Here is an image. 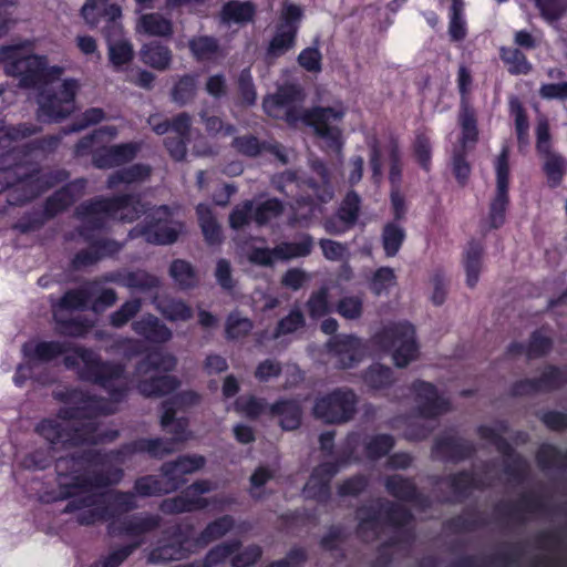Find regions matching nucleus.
I'll list each match as a JSON object with an SVG mask.
<instances>
[{
  "mask_svg": "<svg viewBox=\"0 0 567 567\" xmlns=\"http://www.w3.org/2000/svg\"><path fill=\"white\" fill-rule=\"evenodd\" d=\"M22 355L30 363H49L63 355V364L75 371L79 380L95 384L105 390L114 403L123 402L130 392L127 383L115 385L125 378V365L121 362L103 360L91 348L75 346L69 341L40 340L23 343Z\"/></svg>",
  "mask_w": 567,
  "mask_h": 567,
  "instance_id": "f257e3e1",
  "label": "nucleus"
},
{
  "mask_svg": "<svg viewBox=\"0 0 567 567\" xmlns=\"http://www.w3.org/2000/svg\"><path fill=\"white\" fill-rule=\"evenodd\" d=\"M148 210V204L143 200L140 193H125L111 197L95 196L81 203L76 209V217L82 220V226L78 228L79 236L94 249L100 260L113 258L118 255L125 246L112 238H96L95 230L105 229L109 219L115 218L122 212L121 219L124 221H135Z\"/></svg>",
  "mask_w": 567,
  "mask_h": 567,
  "instance_id": "f03ea898",
  "label": "nucleus"
},
{
  "mask_svg": "<svg viewBox=\"0 0 567 567\" xmlns=\"http://www.w3.org/2000/svg\"><path fill=\"white\" fill-rule=\"evenodd\" d=\"M315 176L286 169L271 178L272 187L288 198L297 208L313 212L322 204H328L334 196L332 176L327 164L319 158L311 161Z\"/></svg>",
  "mask_w": 567,
  "mask_h": 567,
  "instance_id": "7ed1b4c3",
  "label": "nucleus"
},
{
  "mask_svg": "<svg viewBox=\"0 0 567 567\" xmlns=\"http://www.w3.org/2000/svg\"><path fill=\"white\" fill-rule=\"evenodd\" d=\"M16 185L8 194V204L11 206L25 205L47 190L65 182L69 172L63 168L42 172L33 163L23 168L11 169Z\"/></svg>",
  "mask_w": 567,
  "mask_h": 567,
  "instance_id": "20e7f679",
  "label": "nucleus"
},
{
  "mask_svg": "<svg viewBox=\"0 0 567 567\" xmlns=\"http://www.w3.org/2000/svg\"><path fill=\"white\" fill-rule=\"evenodd\" d=\"M285 118L289 124L301 120L307 126L313 128L315 134L322 138L328 148L339 152L342 148V132L332 122L342 120L344 113L331 106H313L301 114L297 105L285 106Z\"/></svg>",
  "mask_w": 567,
  "mask_h": 567,
  "instance_id": "39448f33",
  "label": "nucleus"
},
{
  "mask_svg": "<svg viewBox=\"0 0 567 567\" xmlns=\"http://www.w3.org/2000/svg\"><path fill=\"white\" fill-rule=\"evenodd\" d=\"M373 342L381 350L392 353L393 362L398 368L408 367L419 353L415 328L408 321L385 326L373 336Z\"/></svg>",
  "mask_w": 567,
  "mask_h": 567,
  "instance_id": "423d86ee",
  "label": "nucleus"
},
{
  "mask_svg": "<svg viewBox=\"0 0 567 567\" xmlns=\"http://www.w3.org/2000/svg\"><path fill=\"white\" fill-rule=\"evenodd\" d=\"M193 526L175 524L162 530L159 538L147 555V563L166 565L188 558L197 547L194 546Z\"/></svg>",
  "mask_w": 567,
  "mask_h": 567,
  "instance_id": "0eeeda50",
  "label": "nucleus"
},
{
  "mask_svg": "<svg viewBox=\"0 0 567 567\" xmlns=\"http://www.w3.org/2000/svg\"><path fill=\"white\" fill-rule=\"evenodd\" d=\"M0 62L4 63V71L8 75L19 78L21 87L43 86L44 56L23 55L21 45H1Z\"/></svg>",
  "mask_w": 567,
  "mask_h": 567,
  "instance_id": "6e6552de",
  "label": "nucleus"
},
{
  "mask_svg": "<svg viewBox=\"0 0 567 567\" xmlns=\"http://www.w3.org/2000/svg\"><path fill=\"white\" fill-rule=\"evenodd\" d=\"M173 209L168 205H161L146 215L144 221L137 224L128 231V239L143 238L147 244L165 246L178 240L183 224L171 226Z\"/></svg>",
  "mask_w": 567,
  "mask_h": 567,
  "instance_id": "1a4fd4ad",
  "label": "nucleus"
},
{
  "mask_svg": "<svg viewBox=\"0 0 567 567\" xmlns=\"http://www.w3.org/2000/svg\"><path fill=\"white\" fill-rule=\"evenodd\" d=\"M80 90L76 79H64L55 89H44L39 94V120L59 123L69 117L75 109V97Z\"/></svg>",
  "mask_w": 567,
  "mask_h": 567,
  "instance_id": "9d476101",
  "label": "nucleus"
},
{
  "mask_svg": "<svg viewBox=\"0 0 567 567\" xmlns=\"http://www.w3.org/2000/svg\"><path fill=\"white\" fill-rule=\"evenodd\" d=\"M358 403L354 390L348 386L336 388L315 400L312 414L326 424H344L354 417Z\"/></svg>",
  "mask_w": 567,
  "mask_h": 567,
  "instance_id": "9b49d317",
  "label": "nucleus"
},
{
  "mask_svg": "<svg viewBox=\"0 0 567 567\" xmlns=\"http://www.w3.org/2000/svg\"><path fill=\"white\" fill-rule=\"evenodd\" d=\"M124 476L121 467H109L105 471H96L91 475H71L68 478L56 477L58 492L54 501H64L74 497L80 491L90 488H103L117 485Z\"/></svg>",
  "mask_w": 567,
  "mask_h": 567,
  "instance_id": "f8f14e48",
  "label": "nucleus"
},
{
  "mask_svg": "<svg viewBox=\"0 0 567 567\" xmlns=\"http://www.w3.org/2000/svg\"><path fill=\"white\" fill-rule=\"evenodd\" d=\"M476 433L480 439L489 442L505 457L503 472L517 484L525 482L529 474V465L513 445L489 425H478Z\"/></svg>",
  "mask_w": 567,
  "mask_h": 567,
  "instance_id": "ddd939ff",
  "label": "nucleus"
},
{
  "mask_svg": "<svg viewBox=\"0 0 567 567\" xmlns=\"http://www.w3.org/2000/svg\"><path fill=\"white\" fill-rule=\"evenodd\" d=\"M64 135L62 131L61 134H49L1 153L0 171L10 172L11 169L23 168L30 165L32 163V155L37 152L44 154L55 152Z\"/></svg>",
  "mask_w": 567,
  "mask_h": 567,
  "instance_id": "4468645a",
  "label": "nucleus"
},
{
  "mask_svg": "<svg viewBox=\"0 0 567 567\" xmlns=\"http://www.w3.org/2000/svg\"><path fill=\"white\" fill-rule=\"evenodd\" d=\"M414 395L416 413L425 420H436L452 410L449 398L440 394L435 384L421 379L414 380L410 385Z\"/></svg>",
  "mask_w": 567,
  "mask_h": 567,
  "instance_id": "2eb2a0df",
  "label": "nucleus"
},
{
  "mask_svg": "<svg viewBox=\"0 0 567 567\" xmlns=\"http://www.w3.org/2000/svg\"><path fill=\"white\" fill-rule=\"evenodd\" d=\"M175 452L174 440L165 437H140L122 444L118 449L110 451V460L124 464L135 454H147L151 458L162 460Z\"/></svg>",
  "mask_w": 567,
  "mask_h": 567,
  "instance_id": "dca6fc26",
  "label": "nucleus"
},
{
  "mask_svg": "<svg viewBox=\"0 0 567 567\" xmlns=\"http://www.w3.org/2000/svg\"><path fill=\"white\" fill-rule=\"evenodd\" d=\"M473 79L471 71L462 65L457 72V89L461 96L457 123L463 131V140L477 142L480 137L477 113L470 102Z\"/></svg>",
  "mask_w": 567,
  "mask_h": 567,
  "instance_id": "f3484780",
  "label": "nucleus"
},
{
  "mask_svg": "<svg viewBox=\"0 0 567 567\" xmlns=\"http://www.w3.org/2000/svg\"><path fill=\"white\" fill-rule=\"evenodd\" d=\"M78 395H81L79 404L61 409L59 412V416L61 419L68 421L92 420L100 415H107L112 413L109 409V402L104 398L84 394L78 390L68 392L65 395L61 396V400L70 401L75 399Z\"/></svg>",
  "mask_w": 567,
  "mask_h": 567,
  "instance_id": "a211bd4d",
  "label": "nucleus"
},
{
  "mask_svg": "<svg viewBox=\"0 0 567 567\" xmlns=\"http://www.w3.org/2000/svg\"><path fill=\"white\" fill-rule=\"evenodd\" d=\"M476 454L475 444L458 435L444 433L434 439L432 456L445 463L458 464Z\"/></svg>",
  "mask_w": 567,
  "mask_h": 567,
  "instance_id": "6ab92c4d",
  "label": "nucleus"
},
{
  "mask_svg": "<svg viewBox=\"0 0 567 567\" xmlns=\"http://www.w3.org/2000/svg\"><path fill=\"white\" fill-rule=\"evenodd\" d=\"M162 525V517L158 514L137 513L107 525V534L112 537L127 536L138 538L158 529Z\"/></svg>",
  "mask_w": 567,
  "mask_h": 567,
  "instance_id": "aec40b11",
  "label": "nucleus"
},
{
  "mask_svg": "<svg viewBox=\"0 0 567 567\" xmlns=\"http://www.w3.org/2000/svg\"><path fill=\"white\" fill-rule=\"evenodd\" d=\"M386 492L398 501L413 504L420 511L432 507L429 495L422 493L412 477L400 474L389 475L384 481Z\"/></svg>",
  "mask_w": 567,
  "mask_h": 567,
  "instance_id": "412c9836",
  "label": "nucleus"
},
{
  "mask_svg": "<svg viewBox=\"0 0 567 567\" xmlns=\"http://www.w3.org/2000/svg\"><path fill=\"white\" fill-rule=\"evenodd\" d=\"M547 505L542 497L532 493H524L517 502H499L494 506V513L498 518L524 524V514L546 513Z\"/></svg>",
  "mask_w": 567,
  "mask_h": 567,
  "instance_id": "4be33fe9",
  "label": "nucleus"
},
{
  "mask_svg": "<svg viewBox=\"0 0 567 567\" xmlns=\"http://www.w3.org/2000/svg\"><path fill=\"white\" fill-rule=\"evenodd\" d=\"M433 484L446 483L452 491L453 496L442 501L445 504H458L467 499L472 492L484 489V484L476 474L470 470H461L458 472L446 475L445 477L435 476Z\"/></svg>",
  "mask_w": 567,
  "mask_h": 567,
  "instance_id": "5701e85b",
  "label": "nucleus"
},
{
  "mask_svg": "<svg viewBox=\"0 0 567 567\" xmlns=\"http://www.w3.org/2000/svg\"><path fill=\"white\" fill-rule=\"evenodd\" d=\"M110 460V452L103 453L94 449H85L61 456L55 461L56 477L68 478L71 475H81L84 465H105Z\"/></svg>",
  "mask_w": 567,
  "mask_h": 567,
  "instance_id": "b1692460",
  "label": "nucleus"
},
{
  "mask_svg": "<svg viewBox=\"0 0 567 567\" xmlns=\"http://www.w3.org/2000/svg\"><path fill=\"white\" fill-rule=\"evenodd\" d=\"M141 150L140 143L128 142L101 146L92 152V164L99 169H109L132 162Z\"/></svg>",
  "mask_w": 567,
  "mask_h": 567,
  "instance_id": "393cba45",
  "label": "nucleus"
},
{
  "mask_svg": "<svg viewBox=\"0 0 567 567\" xmlns=\"http://www.w3.org/2000/svg\"><path fill=\"white\" fill-rule=\"evenodd\" d=\"M329 352L338 358L339 367H355L364 357V346L354 334H336L328 342Z\"/></svg>",
  "mask_w": 567,
  "mask_h": 567,
  "instance_id": "a878e982",
  "label": "nucleus"
},
{
  "mask_svg": "<svg viewBox=\"0 0 567 567\" xmlns=\"http://www.w3.org/2000/svg\"><path fill=\"white\" fill-rule=\"evenodd\" d=\"M103 280L141 292H148L161 286L158 277L143 269L111 271L103 276Z\"/></svg>",
  "mask_w": 567,
  "mask_h": 567,
  "instance_id": "bb28decb",
  "label": "nucleus"
},
{
  "mask_svg": "<svg viewBox=\"0 0 567 567\" xmlns=\"http://www.w3.org/2000/svg\"><path fill=\"white\" fill-rule=\"evenodd\" d=\"M205 464L206 458L203 455H179L174 461L163 463L161 466V473L172 483V485H176L177 489H179L186 483L184 475L202 470Z\"/></svg>",
  "mask_w": 567,
  "mask_h": 567,
  "instance_id": "cd10ccee",
  "label": "nucleus"
},
{
  "mask_svg": "<svg viewBox=\"0 0 567 567\" xmlns=\"http://www.w3.org/2000/svg\"><path fill=\"white\" fill-rule=\"evenodd\" d=\"M133 331L151 343H165L173 337L172 330L152 313L132 323Z\"/></svg>",
  "mask_w": 567,
  "mask_h": 567,
  "instance_id": "c85d7f7f",
  "label": "nucleus"
},
{
  "mask_svg": "<svg viewBox=\"0 0 567 567\" xmlns=\"http://www.w3.org/2000/svg\"><path fill=\"white\" fill-rule=\"evenodd\" d=\"M306 97L303 89L293 83L280 85L276 93L266 97L264 101L265 111L276 116V112L285 106L298 105L303 102Z\"/></svg>",
  "mask_w": 567,
  "mask_h": 567,
  "instance_id": "c756f323",
  "label": "nucleus"
},
{
  "mask_svg": "<svg viewBox=\"0 0 567 567\" xmlns=\"http://www.w3.org/2000/svg\"><path fill=\"white\" fill-rule=\"evenodd\" d=\"M231 147L239 154L251 158L259 156L262 152H268L276 155L282 163H287L286 155L279 152L277 144L260 141L252 134L236 136L231 141Z\"/></svg>",
  "mask_w": 567,
  "mask_h": 567,
  "instance_id": "7c9ffc66",
  "label": "nucleus"
},
{
  "mask_svg": "<svg viewBox=\"0 0 567 567\" xmlns=\"http://www.w3.org/2000/svg\"><path fill=\"white\" fill-rule=\"evenodd\" d=\"M181 386V380L176 375H152L138 381L137 390L145 398H162L175 392Z\"/></svg>",
  "mask_w": 567,
  "mask_h": 567,
  "instance_id": "2f4dec72",
  "label": "nucleus"
},
{
  "mask_svg": "<svg viewBox=\"0 0 567 567\" xmlns=\"http://www.w3.org/2000/svg\"><path fill=\"white\" fill-rule=\"evenodd\" d=\"M271 415L279 416V425L284 431H293L301 425L302 409L293 399H280L269 406Z\"/></svg>",
  "mask_w": 567,
  "mask_h": 567,
  "instance_id": "473e14b6",
  "label": "nucleus"
},
{
  "mask_svg": "<svg viewBox=\"0 0 567 567\" xmlns=\"http://www.w3.org/2000/svg\"><path fill=\"white\" fill-rule=\"evenodd\" d=\"M200 394L194 390H185L174 394L172 398L161 403L162 415L161 425L167 429L169 422L174 420V415L178 410L195 406L200 402Z\"/></svg>",
  "mask_w": 567,
  "mask_h": 567,
  "instance_id": "72a5a7b5",
  "label": "nucleus"
},
{
  "mask_svg": "<svg viewBox=\"0 0 567 567\" xmlns=\"http://www.w3.org/2000/svg\"><path fill=\"white\" fill-rule=\"evenodd\" d=\"M95 287L96 282L91 281L81 287L66 290L58 302L59 308L68 311L90 309V303L96 293Z\"/></svg>",
  "mask_w": 567,
  "mask_h": 567,
  "instance_id": "f704fd0d",
  "label": "nucleus"
},
{
  "mask_svg": "<svg viewBox=\"0 0 567 567\" xmlns=\"http://www.w3.org/2000/svg\"><path fill=\"white\" fill-rule=\"evenodd\" d=\"M140 59L152 69L165 71L172 63L173 53L166 44L159 41H151L141 48Z\"/></svg>",
  "mask_w": 567,
  "mask_h": 567,
  "instance_id": "c9c22d12",
  "label": "nucleus"
},
{
  "mask_svg": "<svg viewBox=\"0 0 567 567\" xmlns=\"http://www.w3.org/2000/svg\"><path fill=\"white\" fill-rule=\"evenodd\" d=\"M177 367V359L174 354L154 350L148 352L136 363V371L141 374H148L152 371L168 374Z\"/></svg>",
  "mask_w": 567,
  "mask_h": 567,
  "instance_id": "e433bc0d",
  "label": "nucleus"
},
{
  "mask_svg": "<svg viewBox=\"0 0 567 567\" xmlns=\"http://www.w3.org/2000/svg\"><path fill=\"white\" fill-rule=\"evenodd\" d=\"M235 526V519L231 515H223L212 522L194 538V546L204 548L210 543L220 539L228 534Z\"/></svg>",
  "mask_w": 567,
  "mask_h": 567,
  "instance_id": "4c0bfd02",
  "label": "nucleus"
},
{
  "mask_svg": "<svg viewBox=\"0 0 567 567\" xmlns=\"http://www.w3.org/2000/svg\"><path fill=\"white\" fill-rule=\"evenodd\" d=\"M195 210L205 241L210 246L221 244V228L217 223L210 206L206 203H199Z\"/></svg>",
  "mask_w": 567,
  "mask_h": 567,
  "instance_id": "58836bf2",
  "label": "nucleus"
},
{
  "mask_svg": "<svg viewBox=\"0 0 567 567\" xmlns=\"http://www.w3.org/2000/svg\"><path fill=\"white\" fill-rule=\"evenodd\" d=\"M256 14V6L251 1L229 0L225 2L220 10V20L223 23L245 24L251 22Z\"/></svg>",
  "mask_w": 567,
  "mask_h": 567,
  "instance_id": "ea45409f",
  "label": "nucleus"
},
{
  "mask_svg": "<svg viewBox=\"0 0 567 567\" xmlns=\"http://www.w3.org/2000/svg\"><path fill=\"white\" fill-rule=\"evenodd\" d=\"M175 491L177 486L172 485L167 478L163 481L151 474L137 477L133 485V493L140 497L162 496Z\"/></svg>",
  "mask_w": 567,
  "mask_h": 567,
  "instance_id": "a19ab883",
  "label": "nucleus"
},
{
  "mask_svg": "<svg viewBox=\"0 0 567 567\" xmlns=\"http://www.w3.org/2000/svg\"><path fill=\"white\" fill-rule=\"evenodd\" d=\"M104 507H110L111 519L137 508L136 496L133 491L112 489L100 495Z\"/></svg>",
  "mask_w": 567,
  "mask_h": 567,
  "instance_id": "79ce46f5",
  "label": "nucleus"
},
{
  "mask_svg": "<svg viewBox=\"0 0 567 567\" xmlns=\"http://www.w3.org/2000/svg\"><path fill=\"white\" fill-rule=\"evenodd\" d=\"M414 520L412 512L401 504L384 501V522L389 526L395 528L401 533L402 536L411 539L413 533L411 530H404L403 528L410 525Z\"/></svg>",
  "mask_w": 567,
  "mask_h": 567,
  "instance_id": "37998d69",
  "label": "nucleus"
},
{
  "mask_svg": "<svg viewBox=\"0 0 567 567\" xmlns=\"http://www.w3.org/2000/svg\"><path fill=\"white\" fill-rule=\"evenodd\" d=\"M395 380L393 370L381 363H372L362 373L363 383L373 391L388 390Z\"/></svg>",
  "mask_w": 567,
  "mask_h": 567,
  "instance_id": "c03bdc74",
  "label": "nucleus"
},
{
  "mask_svg": "<svg viewBox=\"0 0 567 567\" xmlns=\"http://www.w3.org/2000/svg\"><path fill=\"white\" fill-rule=\"evenodd\" d=\"M477 142L464 141L463 131L461 130L460 146L453 151L452 155V169L456 182L464 186L466 185L471 175V164L467 161L468 148H473Z\"/></svg>",
  "mask_w": 567,
  "mask_h": 567,
  "instance_id": "a18cd8bd",
  "label": "nucleus"
},
{
  "mask_svg": "<svg viewBox=\"0 0 567 567\" xmlns=\"http://www.w3.org/2000/svg\"><path fill=\"white\" fill-rule=\"evenodd\" d=\"M208 506V499L204 497H186L178 495L165 498L159 504V511L165 515H176L204 509Z\"/></svg>",
  "mask_w": 567,
  "mask_h": 567,
  "instance_id": "49530a36",
  "label": "nucleus"
},
{
  "mask_svg": "<svg viewBox=\"0 0 567 567\" xmlns=\"http://www.w3.org/2000/svg\"><path fill=\"white\" fill-rule=\"evenodd\" d=\"M535 379L540 393L558 391L567 385V367L547 364Z\"/></svg>",
  "mask_w": 567,
  "mask_h": 567,
  "instance_id": "de8ad7c7",
  "label": "nucleus"
},
{
  "mask_svg": "<svg viewBox=\"0 0 567 567\" xmlns=\"http://www.w3.org/2000/svg\"><path fill=\"white\" fill-rule=\"evenodd\" d=\"M384 515V502L379 501L374 505H364L358 508L357 534L363 537L367 532L375 533L380 526L381 515Z\"/></svg>",
  "mask_w": 567,
  "mask_h": 567,
  "instance_id": "09e8293b",
  "label": "nucleus"
},
{
  "mask_svg": "<svg viewBox=\"0 0 567 567\" xmlns=\"http://www.w3.org/2000/svg\"><path fill=\"white\" fill-rule=\"evenodd\" d=\"M151 175V167L146 164L137 163L128 167L118 169L107 177V188L113 189L120 184H132L143 182Z\"/></svg>",
  "mask_w": 567,
  "mask_h": 567,
  "instance_id": "8fccbe9b",
  "label": "nucleus"
},
{
  "mask_svg": "<svg viewBox=\"0 0 567 567\" xmlns=\"http://www.w3.org/2000/svg\"><path fill=\"white\" fill-rule=\"evenodd\" d=\"M483 246L477 240H471L465 250L464 268L466 272V285L474 288L480 279L482 268Z\"/></svg>",
  "mask_w": 567,
  "mask_h": 567,
  "instance_id": "3c124183",
  "label": "nucleus"
},
{
  "mask_svg": "<svg viewBox=\"0 0 567 567\" xmlns=\"http://www.w3.org/2000/svg\"><path fill=\"white\" fill-rule=\"evenodd\" d=\"M188 49L197 62H206L218 55L220 47L213 35H197L189 39Z\"/></svg>",
  "mask_w": 567,
  "mask_h": 567,
  "instance_id": "603ef678",
  "label": "nucleus"
},
{
  "mask_svg": "<svg viewBox=\"0 0 567 567\" xmlns=\"http://www.w3.org/2000/svg\"><path fill=\"white\" fill-rule=\"evenodd\" d=\"M71 186V184H68L61 187L44 200L41 212L48 220L54 218L73 205L75 198L72 194Z\"/></svg>",
  "mask_w": 567,
  "mask_h": 567,
  "instance_id": "864d4df0",
  "label": "nucleus"
},
{
  "mask_svg": "<svg viewBox=\"0 0 567 567\" xmlns=\"http://www.w3.org/2000/svg\"><path fill=\"white\" fill-rule=\"evenodd\" d=\"M509 203V190L495 189L488 206L487 220L489 229H498L505 224Z\"/></svg>",
  "mask_w": 567,
  "mask_h": 567,
  "instance_id": "5fc2aeb1",
  "label": "nucleus"
},
{
  "mask_svg": "<svg viewBox=\"0 0 567 567\" xmlns=\"http://www.w3.org/2000/svg\"><path fill=\"white\" fill-rule=\"evenodd\" d=\"M536 462L542 470L567 468V450L561 451L556 445L543 443L536 452Z\"/></svg>",
  "mask_w": 567,
  "mask_h": 567,
  "instance_id": "6e6d98bb",
  "label": "nucleus"
},
{
  "mask_svg": "<svg viewBox=\"0 0 567 567\" xmlns=\"http://www.w3.org/2000/svg\"><path fill=\"white\" fill-rule=\"evenodd\" d=\"M406 239L405 229L395 221L384 224L381 233V241L386 257H394L400 251Z\"/></svg>",
  "mask_w": 567,
  "mask_h": 567,
  "instance_id": "4d7b16f0",
  "label": "nucleus"
},
{
  "mask_svg": "<svg viewBox=\"0 0 567 567\" xmlns=\"http://www.w3.org/2000/svg\"><path fill=\"white\" fill-rule=\"evenodd\" d=\"M140 29L151 37L169 38L174 33L173 23L159 13H145L140 18Z\"/></svg>",
  "mask_w": 567,
  "mask_h": 567,
  "instance_id": "13d9d810",
  "label": "nucleus"
},
{
  "mask_svg": "<svg viewBox=\"0 0 567 567\" xmlns=\"http://www.w3.org/2000/svg\"><path fill=\"white\" fill-rule=\"evenodd\" d=\"M394 445V437L384 433L367 436L363 441L364 453L370 461H378L386 456Z\"/></svg>",
  "mask_w": 567,
  "mask_h": 567,
  "instance_id": "bf43d9fd",
  "label": "nucleus"
},
{
  "mask_svg": "<svg viewBox=\"0 0 567 567\" xmlns=\"http://www.w3.org/2000/svg\"><path fill=\"white\" fill-rule=\"evenodd\" d=\"M241 542L239 539H230L223 542L212 547L202 560H198L202 567H215L224 563L227 558L241 548Z\"/></svg>",
  "mask_w": 567,
  "mask_h": 567,
  "instance_id": "052dcab7",
  "label": "nucleus"
},
{
  "mask_svg": "<svg viewBox=\"0 0 567 567\" xmlns=\"http://www.w3.org/2000/svg\"><path fill=\"white\" fill-rule=\"evenodd\" d=\"M499 58L507 65V71L512 75H526L533 69L532 63L518 48L502 47Z\"/></svg>",
  "mask_w": 567,
  "mask_h": 567,
  "instance_id": "680f3d73",
  "label": "nucleus"
},
{
  "mask_svg": "<svg viewBox=\"0 0 567 567\" xmlns=\"http://www.w3.org/2000/svg\"><path fill=\"white\" fill-rule=\"evenodd\" d=\"M40 127L30 123H20L14 126L0 125V150L13 148L12 143L32 136L40 132Z\"/></svg>",
  "mask_w": 567,
  "mask_h": 567,
  "instance_id": "e2e57ef3",
  "label": "nucleus"
},
{
  "mask_svg": "<svg viewBox=\"0 0 567 567\" xmlns=\"http://www.w3.org/2000/svg\"><path fill=\"white\" fill-rule=\"evenodd\" d=\"M81 16L85 22L91 27H96L102 20H105L107 24L115 27L116 20L121 18L122 10L116 3L111 4H93L92 12L87 16L84 12V6L81 9Z\"/></svg>",
  "mask_w": 567,
  "mask_h": 567,
  "instance_id": "0e129e2a",
  "label": "nucleus"
},
{
  "mask_svg": "<svg viewBox=\"0 0 567 567\" xmlns=\"http://www.w3.org/2000/svg\"><path fill=\"white\" fill-rule=\"evenodd\" d=\"M313 248V238L309 234H303L298 243L284 241L276 246L279 260H290L293 258L307 257Z\"/></svg>",
  "mask_w": 567,
  "mask_h": 567,
  "instance_id": "69168bd1",
  "label": "nucleus"
},
{
  "mask_svg": "<svg viewBox=\"0 0 567 567\" xmlns=\"http://www.w3.org/2000/svg\"><path fill=\"white\" fill-rule=\"evenodd\" d=\"M543 173L550 188H557L563 183L567 172V159L559 153H555L543 159Z\"/></svg>",
  "mask_w": 567,
  "mask_h": 567,
  "instance_id": "338daca9",
  "label": "nucleus"
},
{
  "mask_svg": "<svg viewBox=\"0 0 567 567\" xmlns=\"http://www.w3.org/2000/svg\"><path fill=\"white\" fill-rule=\"evenodd\" d=\"M361 209V197L355 190H349L337 210L338 219L347 227L355 225Z\"/></svg>",
  "mask_w": 567,
  "mask_h": 567,
  "instance_id": "774afa93",
  "label": "nucleus"
}]
</instances>
